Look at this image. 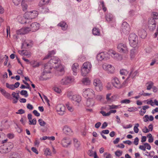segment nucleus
Listing matches in <instances>:
<instances>
[{
  "instance_id": "f257e3e1",
  "label": "nucleus",
  "mask_w": 158,
  "mask_h": 158,
  "mask_svg": "<svg viewBox=\"0 0 158 158\" xmlns=\"http://www.w3.org/2000/svg\"><path fill=\"white\" fill-rule=\"evenodd\" d=\"M92 65L89 62L84 63L82 66L81 69V73L83 76H86L89 73L91 69Z\"/></svg>"
},
{
  "instance_id": "f03ea898",
  "label": "nucleus",
  "mask_w": 158,
  "mask_h": 158,
  "mask_svg": "<svg viewBox=\"0 0 158 158\" xmlns=\"http://www.w3.org/2000/svg\"><path fill=\"white\" fill-rule=\"evenodd\" d=\"M82 95L84 97L87 99H93L95 97L94 90L91 89H83Z\"/></svg>"
},
{
  "instance_id": "7ed1b4c3",
  "label": "nucleus",
  "mask_w": 158,
  "mask_h": 158,
  "mask_svg": "<svg viewBox=\"0 0 158 158\" xmlns=\"http://www.w3.org/2000/svg\"><path fill=\"white\" fill-rule=\"evenodd\" d=\"M129 44L131 46L135 48L137 46L138 43V37L135 34H130L129 37Z\"/></svg>"
},
{
  "instance_id": "20e7f679",
  "label": "nucleus",
  "mask_w": 158,
  "mask_h": 158,
  "mask_svg": "<svg viewBox=\"0 0 158 158\" xmlns=\"http://www.w3.org/2000/svg\"><path fill=\"white\" fill-rule=\"evenodd\" d=\"M38 13L36 10L31 11L26 13L24 17L27 19H32L35 18L38 15Z\"/></svg>"
},
{
  "instance_id": "39448f33",
  "label": "nucleus",
  "mask_w": 158,
  "mask_h": 158,
  "mask_svg": "<svg viewBox=\"0 0 158 158\" xmlns=\"http://www.w3.org/2000/svg\"><path fill=\"white\" fill-rule=\"evenodd\" d=\"M74 78L72 77H65L62 78L59 82L60 85H67L74 82Z\"/></svg>"
},
{
  "instance_id": "423d86ee",
  "label": "nucleus",
  "mask_w": 158,
  "mask_h": 158,
  "mask_svg": "<svg viewBox=\"0 0 158 158\" xmlns=\"http://www.w3.org/2000/svg\"><path fill=\"white\" fill-rule=\"evenodd\" d=\"M56 71L55 72L56 75L57 76H61L63 75L65 71L64 66L60 64L58 66H55Z\"/></svg>"
},
{
  "instance_id": "0eeeda50",
  "label": "nucleus",
  "mask_w": 158,
  "mask_h": 158,
  "mask_svg": "<svg viewBox=\"0 0 158 158\" xmlns=\"http://www.w3.org/2000/svg\"><path fill=\"white\" fill-rule=\"evenodd\" d=\"M118 51L120 52L127 54L128 52V50L126 45L123 43L119 44L117 46Z\"/></svg>"
},
{
  "instance_id": "6e6552de",
  "label": "nucleus",
  "mask_w": 158,
  "mask_h": 158,
  "mask_svg": "<svg viewBox=\"0 0 158 158\" xmlns=\"http://www.w3.org/2000/svg\"><path fill=\"white\" fill-rule=\"evenodd\" d=\"M93 84L95 86V89L98 91H100L103 89L102 82L98 79H96L94 81Z\"/></svg>"
},
{
  "instance_id": "1a4fd4ad",
  "label": "nucleus",
  "mask_w": 158,
  "mask_h": 158,
  "mask_svg": "<svg viewBox=\"0 0 158 158\" xmlns=\"http://www.w3.org/2000/svg\"><path fill=\"white\" fill-rule=\"evenodd\" d=\"M121 30L125 34H128L130 31L129 25L126 22H123L122 24Z\"/></svg>"
},
{
  "instance_id": "9d476101",
  "label": "nucleus",
  "mask_w": 158,
  "mask_h": 158,
  "mask_svg": "<svg viewBox=\"0 0 158 158\" xmlns=\"http://www.w3.org/2000/svg\"><path fill=\"white\" fill-rule=\"evenodd\" d=\"M102 68L109 73H113L114 72V67L111 64H105L103 65Z\"/></svg>"
},
{
  "instance_id": "9b49d317",
  "label": "nucleus",
  "mask_w": 158,
  "mask_h": 158,
  "mask_svg": "<svg viewBox=\"0 0 158 158\" xmlns=\"http://www.w3.org/2000/svg\"><path fill=\"white\" fill-rule=\"evenodd\" d=\"M53 67L55 68V66H58L60 64V61L59 58L56 57H53L49 61Z\"/></svg>"
},
{
  "instance_id": "f8f14e48",
  "label": "nucleus",
  "mask_w": 158,
  "mask_h": 158,
  "mask_svg": "<svg viewBox=\"0 0 158 158\" xmlns=\"http://www.w3.org/2000/svg\"><path fill=\"white\" fill-rule=\"evenodd\" d=\"M112 57L116 60H121L122 59V57L120 55L116 53V52L113 50H110L108 53Z\"/></svg>"
},
{
  "instance_id": "ddd939ff",
  "label": "nucleus",
  "mask_w": 158,
  "mask_h": 158,
  "mask_svg": "<svg viewBox=\"0 0 158 158\" xmlns=\"http://www.w3.org/2000/svg\"><path fill=\"white\" fill-rule=\"evenodd\" d=\"M113 85L115 87L118 89L122 88V85L118 79L116 77H114L112 80Z\"/></svg>"
},
{
  "instance_id": "4468645a",
  "label": "nucleus",
  "mask_w": 158,
  "mask_h": 158,
  "mask_svg": "<svg viewBox=\"0 0 158 158\" xmlns=\"http://www.w3.org/2000/svg\"><path fill=\"white\" fill-rule=\"evenodd\" d=\"M56 111L59 114L63 115L65 112V108L64 106L61 104L58 105L56 108Z\"/></svg>"
},
{
  "instance_id": "2eb2a0df",
  "label": "nucleus",
  "mask_w": 158,
  "mask_h": 158,
  "mask_svg": "<svg viewBox=\"0 0 158 158\" xmlns=\"http://www.w3.org/2000/svg\"><path fill=\"white\" fill-rule=\"evenodd\" d=\"M155 20L153 19H150L148 22V27L149 29L151 31L153 30L156 27Z\"/></svg>"
},
{
  "instance_id": "dca6fc26",
  "label": "nucleus",
  "mask_w": 158,
  "mask_h": 158,
  "mask_svg": "<svg viewBox=\"0 0 158 158\" xmlns=\"http://www.w3.org/2000/svg\"><path fill=\"white\" fill-rule=\"evenodd\" d=\"M30 31H31L30 27H24L18 30L17 33L18 35L24 34L28 33Z\"/></svg>"
},
{
  "instance_id": "f3484780",
  "label": "nucleus",
  "mask_w": 158,
  "mask_h": 158,
  "mask_svg": "<svg viewBox=\"0 0 158 158\" xmlns=\"http://www.w3.org/2000/svg\"><path fill=\"white\" fill-rule=\"evenodd\" d=\"M107 53L102 52L98 54L97 56V58L98 60L102 61L103 60H106V57H107Z\"/></svg>"
},
{
  "instance_id": "a211bd4d",
  "label": "nucleus",
  "mask_w": 158,
  "mask_h": 158,
  "mask_svg": "<svg viewBox=\"0 0 158 158\" xmlns=\"http://www.w3.org/2000/svg\"><path fill=\"white\" fill-rule=\"evenodd\" d=\"M32 45V41L31 40H26L23 43L22 45V48H27L31 47Z\"/></svg>"
},
{
  "instance_id": "6ab92c4d",
  "label": "nucleus",
  "mask_w": 158,
  "mask_h": 158,
  "mask_svg": "<svg viewBox=\"0 0 158 158\" xmlns=\"http://www.w3.org/2000/svg\"><path fill=\"white\" fill-rule=\"evenodd\" d=\"M52 67H53L49 63V62L45 64L44 65V69L43 71L44 75L46 73H50V70L52 69Z\"/></svg>"
},
{
  "instance_id": "aec40b11",
  "label": "nucleus",
  "mask_w": 158,
  "mask_h": 158,
  "mask_svg": "<svg viewBox=\"0 0 158 158\" xmlns=\"http://www.w3.org/2000/svg\"><path fill=\"white\" fill-rule=\"evenodd\" d=\"M40 27L39 23L35 22L32 23L30 25V28L31 31L32 32L36 31L39 29Z\"/></svg>"
},
{
  "instance_id": "412c9836",
  "label": "nucleus",
  "mask_w": 158,
  "mask_h": 158,
  "mask_svg": "<svg viewBox=\"0 0 158 158\" xmlns=\"http://www.w3.org/2000/svg\"><path fill=\"white\" fill-rule=\"evenodd\" d=\"M71 140L68 138H64L62 140V144L64 147H68L71 144Z\"/></svg>"
},
{
  "instance_id": "4be33fe9",
  "label": "nucleus",
  "mask_w": 158,
  "mask_h": 158,
  "mask_svg": "<svg viewBox=\"0 0 158 158\" xmlns=\"http://www.w3.org/2000/svg\"><path fill=\"white\" fill-rule=\"evenodd\" d=\"M138 34L142 38H145L147 36V33L146 31L143 29H139L138 31Z\"/></svg>"
},
{
  "instance_id": "5701e85b",
  "label": "nucleus",
  "mask_w": 158,
  "mask_h": 158,
  "mask_svg": "<svg viewBox=\"0 0 158 158\" xmlns=\"http://www.w3.org/2000/svg\"><path fill=\"white\" fill-rule=\"evenodd\" d=\"M71 100L73 103L77 102L78 103H79L81 101V98L79 95H73Z\"/></svg>"
},
{
  "instance_id": "b1692460",
  "label": "nucleus",
  "mask_w": 158,
  "mask_h": 158,
  "mask_svg": "<svg viewBox=\"0 0 158 158\" xmlns=\"http://www.w3.org/2000/svg\"><path fill=\"white\" fill-rule=\"evenodd\" d=\"M9 152L7 145H3L0 147V152L1 153H6Z\"/></svg>"
},
{
  "instance_id": "393cba45",
  "label": "nucleus",
  "mask_w": 158,
  "mask_h": 158,
  "mask_svg": "<svg viewBox=\"0 0 158 158\" xmlns=\"http://www.w3.org/2000/svg\"><path fill=\"white\" fill-rule=\"evenodd\" d=\"M73 74L74 75H77V71L79 70V65L77 63H74L72 67Z\"/></svg>"
},
{
  "instance_id": "a878e982",
  "label": "nucleus",
  "mask_w": 158,
  "mask_h": 158,
  "mask_svg": "<svg viewBox=\"0 0 158 158\" xmlns=\"http://www.w3.org/2000/svg\"><path fill=\"white\" fill-rule=\"evenodd\" d=\"M81 82L83 85H88L90 84L91 81L89 78L85 77L82 79Z\"/></svg>"
},
{
  "instance_id": "bb28decb",
  "label": "nucleus",
  "mask_w": 158,
  "mask_h": 158,
  "mask_svg": "<svg viewBox=\"0 0 158 158\" xmlns=\"http://www.w3.org/2000/svg\"><path fill=\"white\" fill-rule=\"evenodd\" d=\"M0 91L2 94L6 98L8 99H10V94L6 92L4 89L1 88H0Z\"/></svg>"
},
{
  "instance_id": "cd10ccee",
  "label": "nucleus",
  "mask_w": 158,
  "mask_h": 158,
  "mask_svg": "<svg viewBox=\"0 0 158 158\" xmlns=\"http://www.w3.org/2000/svg\"><path fill=\"white\" fill-rule=\"evenodd\" d=\"M63 131L67 135H69L72 132L71 129L67 126L64 127Z\"/></svg>"
},
{
  "instance_id": "c85d7f7f",
  "label": "nucleus",
  "mask_w": 158,
  "mask_h": 158,
  "mask_svg": "<svg viewBox=\"0 0 158 158\" xmlns=\"http://www.w3.org/2000/svg\"><path fill=\"white\" fill-rule=\"evenodd\" d=\"M58 26L61 27L62 29L65 31L67 29L68 25L64 22H61L58 24Z\"/></svg>"
},
{
  "instance_id": "c756f323",
  "label": "nucleus",
  "mask_w": 158,
  "mask_h": 158,
  "mask_svg": "<svg viewBox=\"0 0 158 158\" xmlns=\"http://www.w3.org/2000/svg\"><path fill=\"white\" fill-rule=\"evenodd\" d=\"M94 101L92 99H87L86 105L88 107H92L94 106Z\"/></svg>"
},
{
  "instance_id": "7c9ffc66",
  "label": "nucleus",
  "mask_w": 158,
  "mask_h": 158,
  "mask_svg": "<svg viewBox=\"0 0 158 158\" xmlns=\"http://www.w3.org/2000/svg\"><path fill=\"white\" fill-rule=\"evenodd\" d=\"M137 73L138 72L136 71L133 73L131 72L129 74L125 82L127 81H128L130 77H131L132 79H133L135 76L137 75Z\"/></svg>"
},
{
  "instance_id": "2f4dec72",
  "label": "nucleus",
  "mask_w": 158,
  "mask_h": 158,
  "mask_svg": "<svg viewBox=\"0 0 158 158\" xmlns=\"http://www.w3.org/2000/svg\"><path fill=\"white\" fill-rule=\"evenodd\" d=\"M106 19L107 21L110 22L113 21V15L110 13H108L106 15Z\"/></svg>"
},
{
  "instance_id": "473e14b6",
  "label": "nucleus",
  "mask_w": 158,
  "mask_h": 158,
  "mask_svg": "<svg viewBox=\"0 0 158 158\" xmlns=\"http://www.w3.org/2000/svg\"><path fill=\"white\" fill-rule=\"evenodd\" d=\"M111 94L110 93L106 95V99L107 102H113L114 100L113 99L114 97L112 96L110 97Z\"/></svg>"
},
{
  "instance_id": "72a5a7b5",
  "label": "nucleus",
  "mask_w": 158,
  "mask_h": 158,
  "mask_svg": "<svg viewBox=\"0 0 158 158\" xmlns=\"http://www.w3.org/2000/svg\"><path fill=\"white\" fill-rule=\"evenodd\" d=\"M50 0H41L39 3V6H42L43 5H47L49 2Z\"/></svg>"
},
{
  "instance_id": "f704fd0d",
  "label": "nucleus",
  "mask_w": 158,
  "mask_h": 158,
  "mask_svg": "<svg viewBox=\"0 0 158 158\" xmlns=\"http://www.w3.org/2000/svg\"><path fill=\"white\" fill-rule=\"evenodd\" d=\"M154 83L152 81H150L146 84L147 86V89L148 90H150L153 86Z\"/></svg>"
},
{
  "instance_id": "c9c22d12",
  "label": "nucleus",
  "mask_w": 158,
  "mask_h": 158,
  "mask_svg": "<svg viewBox=\"0 0 158 158\" xmlns=\"http://www.w3.org/2000/svg\"><path fill=\"white\" fill-rule=\"evenodd\" d=\"M30 64L34 68L38 67L40 65L39 62H36L35 61H32L30 62Z\"/></svg>"
},
{
  "instance_id": "e433bc0d",
  "label": "nucleus",
  "mask_w": 158,
  "mask_h": 158,
  "mask_svg": "<svg viewBox=\"0 0 158 158\" xmlns=\"http://www.w3.org/2000/svg\"><path fill=\"white\" fill-rule=\"evenodd\" d=\"M74 144L75 147L77 148H78L80 146V142L78 141L77 139L75 138L73 139Z\"/></svg>"
},
{
  "instance_id": "4c0bfd02",
  "label": "nucleus",
  "mask_w": 158,
  "mask_h": 158,
  "mask_svg": "<svg viewBox=\"0 0 158 158\" xmlns=\"http://www.w3.org/2000/svg\"><path fill=\"white\" fill-rule=\"evenodd\" d=\"M92 32L94 35H99L100 34L99 30L96 28L93 29Z\"/></svg>"
},
{
  "instance_id": "58836bf2",
  "label": "nucleus",
  "mask_w": 158,
  "mask_h": 158,
  "mask_svg": "<svg viewBox=\"0 0 158 158\" xmlns=\"http://www.w3.org/2000/svg\"><path fill=\"white\" fill-rule=\"evenodd\" d=\"M55 53V52L54 50L49 52L48 55L45 57L43 59V60L47 59L49 57H51V55L52 54H54Z\"/></svg>"
},
{
  "instance_id": "ea45409f",
  "label": "nucleus",
  "mask_w": 158,
  "mask_h": 158,
  "mask_svg": "<svg viewBox=\"0 0 158 158\" xmlns=\"http://www.w3.org/2000/svg\"><path fill=\"white\" fill-rule=\"evenodd\" d=\"M66 106L68 110L71 112H72L73 111L74 109L73 107L70 105L69 103L66 104Z\"/></svg>"
},
{
  "instance_id": "a19ab883",
  "label": "nucleus",
  "mask_w": 158,
  "mask_h": 158,
  "mask_svg": "<svg viewBox=\"0 0 158 158\" xmlns=\"http://www.w3.org/2000/svg\"><path fill=\"white\" fill-rule=\"evenodd\" d=\"M152 16L153 19H158V13L156 12H152Z\"/></svg>"
},
{
  "instance_id": "79ce46f5",
  "label": "nucleus",
  "mask_w": 158,
  "mask_h": 158,
  "mask_svg": "<svg viewBox=\"0 0 158 158\" xmlns=\"http://www.w3.org/2000/svg\"><path fill=\"white\" fill-rule=\"evenodd\" d=\"M120 73L122 75H124L126 76L128 74V72L125 69H122L120 71Z\"/></svg>"
},
{
  "instance_id": "37998d69",
  "label": "nucleus",
  "mask_w": 158,
  "mask_h": 158,
  "mask_svg": "<svg viewBox=\"0 0 158 158\" xmlns=\"http://www.w3.org/2000/svg\"><path fill=\"white\" fill-rule=\"evenodd\" d=\"M139 126V123H136L135 126L134 127V132L136 133H137L139 131V129L138 128V127Z\"/></svg>"
},
{
  "instance_id": "c03bdc74",
  "label": "nucleus",
  "mask_w": 158,
  "mask_h": 158,
  "mask_svg": "<svg viewBox=\"0 0 158 158\" xmlns=\"http://www.w3.org/2000/svg\"><path fill=\"white\" fill-rule=\"evenodd\" d=\"M22 6L23 10L24 11H26L27 8V6L26 4L23 3V0L22 1Z\"/></svg>"
},
{
  "instance_id": "a18cd8bd",
  "label": "nucleus",
  "mask_w": 158,
  "mask_h": 158,
  "mask_svg": "<svg viewBox=\"0 0 158 158\" xmlns=\"http://www.w3.org/2000/svg\"><path fill=\"white\" fill-rule=\"evenodd\" d=\"M20 94L22 95H24L25 97H27L28 96L27 92L26 90H22L20 92Z\"/></svg>"
},
{
  "instance_id": "49530a36",
  "label": "nucleus",
  "mask_w": 158,
  "mask_h": 158,
  "mask_svg": "<svg viewBox=\"0 0 158 158\" xmlns=\"http://www.w3.org/2000/svg\"><path fill=\"white\" fill-rule=\"evenodd\" d=\"M108 107H109L107 108L109 110H111L118 108L119 106L113 105H112L108 106Z\"/></svg>"
},
{
  "instance_id": "de8ad7c7",
  "label": "nucleus",
  "mask_w": 158,
  "mask_h": 158,
  "mask_svg": "<svg viewBox=\"0 0 158 158\" xmlns=\"http://www.w3.org/2000/svg\"><path fill=\"white\" fill-rule=\"evenodd\" d=\"M123 152L122 151H120L119 150H118L115 152V155L118 157H119L122 154Z\"/></svg>"
},
{
  "instance_id": "09e8293b",
  "label": "nucleus",
  "mask_w": 158,
  "mask_h": 158,
  "mask_svg": "<svg viewBox=\"0 0 158 158\" xmlns=\"http://www.w3.org/2000/svg\"><path fill=\"white\" fill-rule=\"evenodd\" d=\"M38 122L40 125L41 126H44L46 124V123L42 119H40L38 120Z\"/></svg>"
},
{
  "instance_id": "8fccbe9b",
  "label": "nucleus",
  "mask_w": 158,
  "mask_h": 158,
  "mask_svg": "<svg viewBox=\"0 0 158 158\" xmlns=\"http://www.w3.org/2000/svg\"><path fill=\"white\" fill-rule=\"evenodd\" d=\"M73 95V93L72 91H68L67 93V96L70 99H72V97Z\"/></svg>"
},
{
  "instance_id": "3c124183",
  "label": "nucleus",
  "mask_w": 158,
  "mask_h": 158,
  "mask_svg": "<svg viewBox=\"0 0 158 158\" xmlns=\"http://www.w3.org/2000/svg\"><path fill=\"white\" fill-rule=\"evenodd\" d=\"M29 122H30L29 124L35 125L36 123V119L35 118H33L32 120H30Z\"/></svg>"
},
{
  "instance_id": "603ef678",
  "label": "nucleus",
  "mask_w": 158,
  "mask_h": 158,
  "mask_svg": "<svg viewBox=\"0 0 158 158\" xmlns=\"http://www.w3.org/2000/svg\"><path fill=\"white\" fill-rule=\"evenodd\" d=\"M45 154L46 155H51V153L50 150L49 148H46L45 152Z\"/></svg>"
},
{
  "instance_id": "864d4df0",
  "label": "nucleus",
  "mask_w": 158,
  "mask_h": 158,
  "mask_svg": "<svg viewBox=\"0 0 158 158\" xmlns=\"http://www.w3.org/2000/svg\"><path fill=\"white\" fill-rule=\"evenodd\" d=\"M130 102V101L129 100L127 99H125L121 101L120 102L121 103H125L128 104Z\"/></svg>"
},
{
  "instance_id": "5fc2aeb1",
  "label": "nucleus",
  "mask_w": 158,
  "mask_h": 158,
  "mask_svg": "<svg viewBox=\"0 0 158 158\" xmlns=\"http://www.w3.org/2000/svg\"><path fill=\"white\" fill-rule=\"evenodd\" d=\"M22 0H12L13 2L15 5H18Z\"/></svg>"
},
{
  "instance_id": "6e6d98bb",
  "label": "nucleus",
  "mask_w": 158,
  "mask_h": 158,
  "mask_svg": "<svg viewBox=\"0 0 158 158\" xmlns=\"http://www.w3.org/2000/svg\"><path fill=\"white\" fill-rule=\"evenodd\" d=\"M101 5L102 7L103 10L104 11H106V8L105 6L104 2L102 1L101 2Z\"/></svg>"
},
{
  "instance_id": "4d7b16f0",
  "label": "nucleus",
  "mask_w": 158,
  "mask_h": 158,
  "mask_svg": "<svg viewBox=\"0 0 158 158\" xmlns=\"http://www.w3.org/2000/svg\"><path fill=\"white\" fill-rule=\"evenodd\" d=\"M54 90L58 93H60L61 92V90L59 88L57 87H55L53 88Z\"/></svg>"
},
{
  "instance_id": "13d9d810",
  "label": "nucleus",
  "mask_w": 158,
  "mask_h": 158,
  "mask_svg": "<svg viewBox=\"0 0 158 158\" xmlns=\"http://www.w3.org/2000/svg\"><path fill=\"white\" fill-rule=\"evenodd\" d=\"M149 118V117L148 115H145L143 117V121L144 122H147L148 121Z\"/></svg>"
},
{
  "instance_id": "bf43d9fd",
  "label": "nucleus",
  "mask_w": 158,
  "mask_h": 158,
  "mask_svg": "<svg viewBox=\"0 0 158 158\" xmlns=\"http://www.w3.org/2000/svg\"><path fill=\"white\" fill-rule=\"evenodd\" d=\"M5 135L3 133H0V141L2 140L5 137Z\"/></svg>"
},
{
  "instance_id": "052dcab7",
  "label": "nucleus",
  "mask_w": 158,
  "mask_h": 158,
  "mask_svg": "<svg viewBox=\"0 0 158 158\" xmlns=\"http://www.w3.org/2000/svg\"><path fill=\"white\" fill-rule=\"evenodd\" d=\"M137 109L136 107H133L128 108V111L130 112L134 111L137 110Z\"/></svg>"
},
{
  "instance_id": "680f3d73",
  "label": "nucleus",
  "mask_w": 158,
  "mask_h": 158,
  "mask_svg": "<svg viewBox=\"0 0 158 158\" xmlns=\"http://www.w3.org/2000/svg\"><path fill=\"white\" fill-rule=\"evenodd\" d=\"M88 154L90 156H94V152L92 150H89L88 152Z\"/></svg>"
},
{
  "instance_id": "e2e57ef3",
  "label": "nucleus",
  "mask_w": 158,
  "mask_h": 158,
  "mask_svg": "<svg viewBox=\"0 0 158 158\" xmlns=\"http://www.w3.org/2000/svg\"><path fill=\"white\" fill-rule=\"evenodd\" d=\"M24 113V110L22 109H21L19 110L18 111V112H16V113L17 114H22Z\"/></svg>"
},
{
  "instance_id": "0e129e2a",
  "label": "nucleus",
  "mask_w": 158,
  "mask_h": 158,
  "mask_svg": "<svg viewBox=\"0 0 158 158\" xmlns=\"http://www.w3.org/2000/svg\"><path fill=\"white\" fill-rule=\"evenodd\" d=\"M144 146H145L146 148H147V149L148 150H150L151 149V146L148 143H145L144 144Z\"/></svg>"
},
{
  "instance_id": "69168bd1",
  "label": "nucleus",
  "mask_w": 158,
  "mask_h": 158,
  "mask_svg": "<svg viewBox=\"0 0 158 158\" xmlns=\"http://www.w3.org/2000/svg\"><path fill=\"white\" fill-rule=\"evenodd\" d=\"M100 113L102 114L105 116H109V114H108V112L107 113H106V112L103 111H100Z\"/></svg>"
},
{
  "instance_id": "338daca9",
  "label": "nucleus",
  "mask_w": 158,
  "mask_h": 158,
  "mask_svg": "<svg viewBox=\"0 0 158 158\" xmlns=\"http://www.w3.org/2000/svg\"><path fill=\"white\" fill-rule=\"evenodd\" d=\"M139 139L138 137H136L134 141V144L136 145H137L139 143Z\"/></svg>"
},
{
  "instance_id": "774afa93",
  "label": "nucleus",
  "mask_w": 158,
  "mask_h": 158,
  "mask_svg": "<svg viewBox=\"0 0 158 158\" xmlns=\"http://www.w3.org/2000/svg\"><path fill=\"white\" fill-rule=\"evenodd\" d=\"M40 141L38 139H35V140L34 142L35 145V146H38L40 143Z\"/></svg>"
}]
</instances>
